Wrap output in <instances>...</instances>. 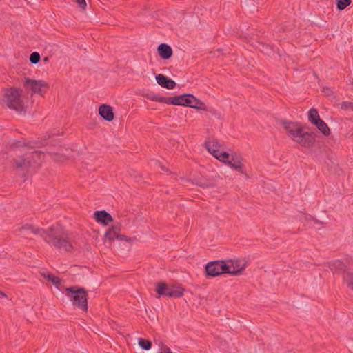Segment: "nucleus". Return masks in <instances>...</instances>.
<instances>
[{
    "mask_svg": "<svg viewBox=\"0 0 353 353\" xmlns=\"http://www.w3.org/2000/svg\"><path fill=\"white\" fill-rule=\"evenodd\" d=\"M281 123L288 134L301 146L310 148L314 145L315 142L314 133L305 132L298 123L282 121Z\"/></svg>",
    "mask_w": 353,
    "mask_h": 353,
    "instance_id": "f257e3e1",
    "label": "nucleus"
},
{
    "mask_svg": "<svg viewBox=\"0 0 353 353\" xmlns=\"http://www.w3.org/2000/svg\"><path fill=\"white\" fill-rule=\"evenodd\" d=\"M42 153L34 151L28 154L19 156L14 159V168L25 176L30 169H38L41 164Z\"/></svg>",
    "mask_w": 353,
    "mask_h": 353,
    "instance_id": "f03ea898",
    "label": "nucleus"
},
{
    "mask_svg": "<svg viewBox=\"0 0 353 353\" xmlns=\"http://www.w3.org/2000/svg\"><path fill=\"white\" fill-rule=\"evenodd\" d=\"M3 103L19 114H25L26 112V108L21 99V94L14 87L4 90Z\"/></svg>",
    "mask_w": 353,
    "mask_h": 353,
    "instance_id": "7ed1b4c3",
    "label": "nucleus"
},
{
    "mask_svg": "<svg viewBox=\"0 0 353 353\" xmlns=\"http://www.w3.org/2000/svg\"><path fill=\"white\" fill-rule=\"evenodd\" d=\"M65 296L72 301L74 307L83 312L88 311V294L83 288L71 286L65 289Z\"/></svg>",
    "mask_w": 353,
    "mask_h": 353,
    "instance_id": "20e7f679",
    "label": "nucleus"
},
{
    "mask_svg": "<svg viewBox=\"0 0 353 353\" xmlns=\"http://www.w3.org/2000/svg\"><path fill=\"white\" fill-rule=\"evenodd\" d=\"M41 238L47 243H70L71 241L68 233L59 224L52 225L47 230H44V234H41Z\"/></svg>",
    "mask_w": 353,
    "mask_h": 353,
    "instance_id": "39448f33",
    "label": "nucleus"
},
{
    "mask_svg": "<svg viewBox=\"0 0 353 353\" xmlns=\"http://www.w3.org/2000/svg\"><path fill=\"white\" fill-rule=\"evenodd\" d=\"M185 289L180 285H168L165 283L159 282L156 285V292L159 296L170 298H180L183 295Z\"/></svg>",
    "mask_w": 353,
    "mask_h": 353,
    "instance_id": "423d86ee",
    "label": "nucleus"
},
{
    "mask_svg": "<svg viewBox=\"0 0 353 353\" xmlns=\"http://www.w3.org/2000/svg\"><path fill=\"white\" fill-rule=\"evenodd\" d=\"M228 266L225 261H214L205 265V272L209 276L215 277L223 273L228 274Z\"/></svg>",
    "mask_w": 353,
    "mask_h": 353,
    "instance_id": "0eeeda50",
    "label": "nucleus"
},
{
    "mask_svg": "<svg viewBox=\"0 0 353 353\" xmlns=\"http://www.w3.org/2000/svg\"><path fill=\"white\" fill-rule=\"evenodd\" d=\"M19 234L25 239L34 241L35 240L34 236H40L41 234H44V229L36 227L32 224H26L20 228Z\"/></svg>",
    "mask_w": 353,
    "mask_h": 353,
    "instance_id": "6e6552de",
    "label": "nucleus"
},
{
    "mask_svg": "<svg viewBox=\"0 0 353 353\" xmlns=\"http://www.w3.org/2000/svg\"><path fill=\"white\" fill-rule=\"evenodd\" d=\"M26 88H30L32 91L31 95L34 94H39L43 95L48 89V84L46 82L42 80H31L30 79H26L24 82Z\"/></svg>",
    "mask_w": 353,
    "mask_h": 353,
    "instance_id": "1a4fd4ad",
    "label": "nucleus"
},
{
    "mask_svg": "<svg viewBox=\"0 0 353 353\" xmlns=\"http://www.w3.org/2000/svg\"><path fill=\"white\" fill-rule=\"evenodd\" d=\"M192 99H193V95L191 94L168 97H167L166 104L190 107V105H191Z\"/></svg>",
    "mask_w": 353,
    "mask_h": 353,
    "instance_id": "9d476101",
    "label": "nucleus"
},
{
    "mask_svg": "<svg viewBox=\"0 0 353 353\" xmlns=\"http://www.w3.org/2000/svg\"><path fill=\"white\" fill-rule=\"evenodd\" d=\"M228 266V274L232 276H239L245 268L247 262L245 259L229 260L226 262Z\"/></svg>",
    "mask_w": 353,
    "mask_h": 353,
    "instance_id": "9b49d317",
    "label": "nucleus"
},
{
    "mask_svg": "<svg viewBox=\"0 0 353 353\" xmlns=\"http://www.w3.org/2000/svg\"><path fill=\"white\" fill-rule=\"evenodd\" d=\"M243 159L241 155L235 152H232L231 154V157L227 165L232 168L239 173L246 174V173L243 170Z\"/></svg>",
    "mask_w": 353,
    "mask_h": 353,
    "instance_id": "f8f14e48",
    "label": "nucleus"
},
{
    "mask_svg": "<svg viewBox=\"0 0 353 353\" xmlns=\"http://www.w3.org/2000/svg\"><path fill=\"white\" fill-rule=\"evenodd\" d=\"M93 217L96 222L103 226H107L110 223V214L105 210L95 211Z\"/></svg>",
    "mask_w": 353,
    "mask_h": 353,
    "instance_id": "ddd939ff",
    "label": "nucleus"
},
{
    "mask_svg": "<svg viewBox=\"0 0 353 353\" xmlns=\"http://www.w3.org/2000/svg\"><path fill=\"white\" fill-rule=\"evenodd\" d=\"M157 83L163 88L171 90L176 87V82L168 77L159 74L156 76Z\"/></svg>",
    "mask_w": 353,
    "mask_h": 353,
    "instance_id": "4468645a",
    "label": "nucleus"
},
{
    "mask_svg": "<svg viewBox=\"0 0 353 353\" xmlns=\"http://www.w3.org/2000/svg\"><path fill=\"white\" fill-rule=\"evenodd\" d=\"M157 51L160 57L163 59H170L173 53L172 48L165 43L160 44L157 48Z\"/></svg>",
    "mask_w": 353,
    "mask_h": 353,
    "instance_id": "2eb2a0df",
    "label": "nucleus"
},
{
    "mask_svg": "<svg viewBox=\"0 0 353 353\" xmlns=\"http://www.w3.org/2000/svg\"><path fill=\"white\" fill-rule=\"evenodd\" d=\"M212 155L225 164H228L231 157V154L229 153L223 151L221 152L219 150H212Z\"/></svg>",
    "mask_w": 353,
    "mask_h": 353,
    "instance_id": "dca6fc26",
    "label": "nucleus"
},
{
    "mask_svg": "<svg viewBox=\"0 0 353 353\" xmlns=\"http://www.w3.org/2000/svg\"><path fill=\"white\" fill-rule=\"evenodd\" d=\"M100 116L108 121H110V105L102 104L99 108Z\"/></svg>",
    "mask_w": 353,
    "mask_h": 353,
    "instance_id": "f3484780",
    "label": "nucleus"
},
{
    "mask_svg": "<svg viewBox=\"0 0 353 353\" xmlns=\"http://www.w3.org/2000/svg\"><path fill=\"white\" fill-rule=\"evenodd\" d=\"M120 230L119 225H112V241H114L115 239L117 240H125L126 241H129L130 239H128L125 235H119L117 234V231Z\"/></svg>",
    "mask_w": 353,
    "mask_h": 353,
    "instance_id": "a211bd4d",
    "label": "nucleus"
},
{
    "mask_svg": "<svg viewBox=\"0 0 353 353\" xmlns=\"http://www.w3.org/2000/svg\"><path fill=\"white\" fill-rule=\"evenodd\" d=\"M316 128L322 132L324 135L328 136L330 134V130L325 122H324L321 119L314 124Z\"/></svg>",
    "mask_w": 353,
    "mask_h": 353,
    "instance_id": "6ab92c4d",
    "label": "nucleus"
},
{
    "mask_svg": "<svg viewBox=\"0 0 353 353\" xmlns=\"http://www.w3.org/2000/svg\"><path fill=\"white\" fill-rule=\"evenodd\" d=\"M190 107L196 109V110H206L205 104L201 100L196 98L194 95H193V99H192L191 105H190Z\"/></svg>",
    "mask_w": 353,
    "mask_h": 353,
    "instance_id": "aec40b11",
    "label": "nucleus"
},
{
    "mask_svg": "<svg viewBox=\"0 0 353 353\" xmlns=\"http://www.w3.org/2000/svg\"><path fill=\"white\" fill-rule=\"evenodd\" d=\"M321 119L317 110L312 108L308 112V120L312 124H315Z\"/></svg>",
    "mask_w": 353,
    "mask_h": 353,
    "instance_id": "412c9836",
    "label": "nucleus"
},
{
    "mask_svg": "<svg viewBox=\"0 0 353 353\" xmlns=\"http://www.w3.org/2000/svg\"><path fill=\"white\" fill-rule=\"evenodd\" d=\"M343 280L348 288L353 291V272L350 271L345 272L343 274Z\"/></svg>",
    "mask_w": 353,
    "mask_h": 353,
    "instance_id": "4be33fe9",
    "label": "nucleus"
},
{
    "mask_svg": "<svg viewBox=\"0 0 353 353\" xmlns=\"http://www.w3.org/2000/svg\"><path fill=\"white\" fill-rule=\"evenodd\" d=\"M145 97L148 99L152 101H157L163 103H166L167 102V97H161L153 93L147 94Z\"/></svg>",
    "mask_w": 353,
    "mask_h": 353,
    "instance_id": "5701e85b",
    "label": "nucleus"
},
{
    "mask_svg": "<svg viewBox=\"0 0 353 353\" xmlns=\"http://www.w3.org/2000/svg\"><path fill=\"white\" fill-rule=\"evenodd\" d=\"M60 252H70L73 250V244H53Z\"/></svg>",
    "mask_w": 353,
    "mask_h": 353,
    "instance_id": "b1692460",
    "label": "nucleus"
},
{
    "mask_svg": "<svg viewBox=\"0 0 353 353\" xmlns=\"http://www.w3.org/2000/svg\"><path fill=\"white\" fill-rule=\"evenodd\" d=\"M343 266L344 265L343 262H341V261H335L330 263L329 268L332 272H335L339 270H343Z\"/></svg>",
    "mask_w": 353,
    "mask_h": 353,
    "instance_id": "393cba45",
    "label": "nucleus"
},
{
    "mask_svg": "<svg viewBox=\"0 0 353 353\" xmlns=\"http://www.w3.org/2000/svg\"><path fill=\"white\" fill-rule=\"evenodd\" d=\"M139 345L144 350H148L152 347V342L149 340H146L142 338H139Z\"/></svg>",
    "mask_w": 353,
    "mask_h": 353,
    "instance_id": "a878e982",
    "label": "nucleus"
},
{
    "mask_svg": "<svg viewBox=\"0 0 353 353\" xmlns=\"http://www.w3.org/2000/svg\"><path fill=\"white\" fill-rule=\"evenodd\" d=\"M352 0H336V8L339 10H343L350 6Z\"/></svg>",
    "mask_w": 353,
    "mask_h": 353,
    "instance_id": "bb28decb",
    "label": "nucleus"
},
{
    "mask_svg": "<svg viewBox=\"0 0 353 353\" xmlns=\"http://www.w3.org/2000/svg\"><path fill=\"white\" fill-rule=\"evenodd\" d=\"M192 181L194 184H196L200 187L205 188L208 187L209 185V181L204 180L202 178L195 177L192 179Z\"/></svg>",
    "mask_w": 353,
    "mask_h": 353,
    "instance_id": "cd10ccee",
    "label": "nucleus"
},
{
    "mask_svg": "<svg viewBox=\"0 0 353 353\" xmlns=\"http://www.w3.org/2000/svg\"><path fill=\"white\" fill-rule=\"evenodd\" d=\"M205 146L210 153L212 154V150H219L218 149L219 143L216 141H206Z\"/></svg>",
    "mask_w": 353,
    "mask_h": 353,
    "instance_id": "c85d7f7f",
    "label": "nucleus"
},
{
    "mask_svg": "<svg viewBox=\"0 0 353 353\" xmlns=\"http://www.w3.org/2000/svg\"><path fill=\"white\" fill-rule=\"evenodd\" d=\"M40 61V54L39 53L37 52H32L30 56V61L33 63L36 64L39 63Z\"/></svg>",
    "mask_w": 353,
    "mask_h": 353,
    "instance_id": "c756f323",
    "label": "nucleus"
},
{
    "mask_svg": "<svg viewBox=\"0 0 353 353\" xmlns=\"http://www.w3.org/2000/svg\"><path fill=\"white\" fill-rule=\"evenodd\" d=\"M341 108L344 110H351L353 111V102L343 101L341 104Z\"/></svg>",
    "mask_w": 353,
    "mask_h": 353,
    "instance_id": "7c9ffc66",
    "label": "nucleus"
},
{
    "mask_svg": "<svg viewBox=\"0 0 353 353\" xmlns=\"http://www.w3.org/2000/svg\"><path fill=\"white\" fill-rule=\"evenodd\" d=\"M47 279L48 281H51L54 285H59L61 283V279L59 277H57L52 274H48L47 276Z\"/></svg>",
    "mask_w": 353,
    "mask_h": 353,
    "instance_id": "2f4dec72",
    "label": "nucleus"
},
{
    "mask_svg": "<svg viewBox=\"0 0 353 353\" xmlns=\"http://www.w3.org/2000/svg\"><path fill=\"white\" fill-rule=\"evenodd\" d=\"M76 2L78 3L79 6L83 9H85L87 6L85 0H76Z\"/></svg>",
    "mask_w": 353,
    "mask_h": 353,
    "instance_id": "473e14b6",
    "label": "nucleus"
},
{
    "mask_svg": "<svg viewBox=\"0 0 353 353\" xmlns=\"http://www.w3.org/2000/svg\"><path fill=\"white\" fill-rule=\"evenodd\" d=\"M160 353H172V352L170 350V349L168 347L163 345Z\"/></svg>",
    "mask_w": 353,
    "mask_h": 353,
    "instance_id": "72a5a7b5",
    "label": "nucleus"
},
{
    "mask_svg": "<svg viewBox=\"0 0 353 353\" xmlns=\"http://www.w3.org/2000/svg\"><path fill=\"white\" fill-rule=\"evenodd\" d=\"M105 238L110 241V228H109L105 232Z\"/></svg>",
    "mask_w": 353,
    "mask_h": 353,
    "instance_id": "f704fd0d",
    "label": "nucleus"
},
{
    "mask_svg": "<svg viewBox=\"0 0 353 353\" xmlns=\"http://www.w3.org/2000/svg\"><path fill=\"white\" fill-rule=\"evenodd\" d=\"M117 327H118V325L116 324L115 323H114L112 321V327H111V329L112 330H117Z\"/></svg>",
    "mask_w": 353,
    "mask_h": 353,
    "instance_id": "c9c22d12",
    "label": "nucleus"
},
{
    "mask_svg": "<svg viewBox=\"0 0 353 353\" xmlns=\"http://www.w3.org/2000/svg\"><path fill=\"white\" fill-rule=\"evenodd\" d=\"M0 294L6 299L8 298L7 294L1 290H0Z\"/></svg>",
    "mask_w": 353,
    "mask_h": 353,
    "instance_id": "e433bc0d",
    "label": "nucleus"
},
{
    "mask_svg": "<svg viewBox=\"0 0 353 353\" xmlns=\"http://www.w3.org/2000/svg\"><path fill=\"white\" fill-rule=\"evenodd\" d=\"M111 118H112V121L114 119V112H113V109L112 108V116H111Z\"/></svg>",
    "mask_w": 353,
    "mask_h": 353,
    "instance_id": "4c0bfd02",
    "label": "nucleus"
},
{
    "mask_svg": "<svg viewBox=\"0 0 353 353\" xmlns=\"http://www.w3.org/2000/svg\"><path fill=\"white\" fill-rule=\"evenodd\" d=\"M43 61H48V57H45V58L43 59Z\"/></svg>",
    "mask_w": 353,
    "mask_h": 353,
    "instance_id": "58836bf2",
    "label": "nucleus"
}]
</instances>
